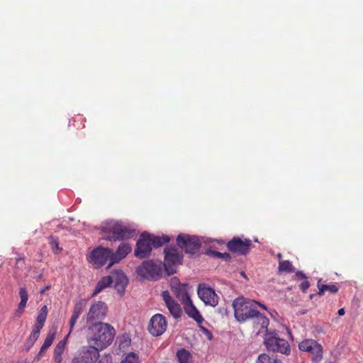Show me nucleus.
Returning a JSON list of instances; mask_svg holds the SVG:
<instances>
[{
    "label": "nucleus",
    "instance_id": "nucleus-1",
    "mask_svg": "<svg viewBox=\"0 0 363 363\" xmlns=\"http://www.w3.org/2000/svg\"><path fill=\"white\" fill-rule=\"evenodd\" d=\"M266 309V306L253 300L238 297L233 302L234 315L237 321L244 323L251 321L257 335L267 332L269 319L257 309V306Z\"/></svg>",
    "mask_w": 363,
    "mask_h": 363
},
{
    "label": "nucleus",
    "instance_id": "nucleus-2",
    "mask_svg": "<svg viewBox=\"0 0 363 363\" xmlns=\"http://www.w3.org/2000/svg\"><path fill=\"white\" fill-rule=\"evenodd\" d=\"M114 336L115 330L110 324L99 322L87 325V342L98 352L110 345Z\"/></svg>",
    "mask_w": 363,
    "mask_h": 363
},
{
    "label": "nucleus",
    "instance_id": "nucleus-3",
    "mask_svg": "<svg viewBox=\"0 0 363 363\" xmlns=\"http://www.w3.org/2000/svg\"><path fill=\"white\" fill-rule=\"evenodd\" d=\"M102 231L107 235L108 240H122L128 239L135 235V230L124 225L120 222L111 221L102 227Z\"/></svg>",
    "mask_w": 363,
    "mask_h": 363
},
{
    "label": "nucleus",
    "instance_id": "nucleus-4",
    "mask_svg": "<svg viewBox=\"0 0 363 363\" xmlns=\"http://www.w3.org/2000/svg\"><path fill=\"white\" fill-rule=\"evenodd\" d=\"M164 267L168 275L177 272V268L182 264L183 260L182 254L179 253L178 249L174 246H167L164 250Z\"/></svg>",
    "mask_w": 363,
    "mask_h": 363
},
{
    "label": "nucleus",
    "instance_id": "nucleus-5",
    "mask_svg": "<svg viewBox=\"0 0 363 363\" xmlns=\"http://www.w3.org/2000/svg\"><path fill=\"white\" fill-rule=\"evenodd\" d=\"M298 349L307 352L314 363H319L323 359V348L320 344L313 339H306L298 344Z\"/></svg>",
    "mask_w": 363,
    "mask_h": 363
},
{
    "label": "nucleus",
    "instance_id": "nucleus-6",
    "mask_svg": "<svg viewBox=\"0 0 363 363\" xmlns=\"http://www.w3.org/2000/svg\"><path fill=\"white\" fill-rule=\"evenodd\" d=\"M178 247L186 253L194 255L201 248V241L198 237L188 234L180 233L177 237Z\"/></svg>",
    "mask_w": 363,
    "mask_h": 363
},
{
    "label": "nucleus",
    "instance_id": "nucleus-7",
    "mask_svg": "<svg viewBox=\"0 0 363 363\" xmlns=\"http://www.w3.org/2000/svg\"><path fill=\"white\" fill-rule=\"evenodd\" d=\"M137 273L147 279L157 280L162 275V266L160 262H155L152 260H147L138 267Z\"/></svg>",
    "mask_w": 363,
    "mask_h": 363
},
{
    "label": "nucleus",
    "instance_id": "nucleus-8",
    "mask_svg": "<svg viewBox=\"0 0 363 363\" xmlns=\"http://www.w3.org/2000/svg\"><path fill=\"white\" fill-rule=\"evenodd\" d=\"M99 357V352L89 345L81 347L75 352L71 363H95Z\"/></svg>",
    "mask_w": 363,
    "mask_h": 363
},
{
    "label": "nucleus",
    "instance_id": "nucleus-9",
    "mask_svg": "<svg viewBox=\"0 0 363 363\" xmlns=\"http://www.w3.org/2000/svg\"><path fill=\"white\" fill-rule=\"evenodd\" d=\"M108 260L109 262H111V250L102 247L93 250L89 257V262L93 264L94 268L101 267Z\"/></svg>",
    "mask_w": 363,
    "mask_h": 363
},
{
    "label": "nucleus",
    "instance_id": "nucleus-10",
    "mask_svg": "<svg viewBox=\"0 0 363 363\" xmlns=\"http://www.w3.org/2000/svg\"><path fill=\"white\" fill-rule=\"evenodd\" d=\"M108 307L102 301H97L92 304L89 308L86 317L87 325L100 322L106 315Z\"/></svg>",
    "mask_w": 363,
    "mask_h": 363
},
{
    "label": "nucleus",
    "instance_id": "nucleus-11",
    "mask_svg": "<svg viewBox=\"0 0 363 363\" xmlns=\"http://www.w3.org/2000/svg\"><path fill=\"white\" fill-rule=\"evenodd\" d=\"M152 250V245L150 240V234L143 232L136 243L135 256L140 259L149 257Z\"/></svg>",
    "mask_w": 363,
    "mask_h": 363
},
{
    "label": "nucleus",
    "instance_id": "nucleus-12",
    "mask_svg": "<svg viewBox=\"0 0 363 363\" xmlns=\"http://www.w3.org/2000/svg\"><path fill=\"white\" fill-rule=\"evenodd\" d=\"M252 245V240L250 239L242 240L239 237H234L227 243V247L232 252L246 255L249 253Z\"/></svg>",
    "mask_w": 363,
    "mask_h": 363
},
{
    "label": "nucleus",
    "instance_id": "nucleus-13",
    "mask_svg": "<svg viewBox=\"0 0 363 363\" xmlns=\"http://www.w3.org/2000/svg\"><path fill=\"white\" fill-rule=\"evenodd\" d=\"M197 293L199 297L206 305L216 306L218 303L219 297L215 290L206 284H200L198 286Z\"/></svg>",
    "mask_w": 363,
    "mask_h": 363
},
{
    "label": "nucleus",
    "instance_id": "nucleus-14",
    "mask_svg": "<svg viewBox=\"0 0 363 363\" xmlns=\"http://www.w3.org/2000/svg\"><path fill=\"white\" fill-rule=\"evenodd\" d=\"M167 326L166 318L160 313H157L151 318L147 329L151 335L157 337L165 332Z\"/></svg>",
    "mask_w": 363,
    "mask_h": 363
},
{
    "label": "nucleus",
    "instance_id": "nucleus-15",
    "mask_svg": "<svg viewBox=\"0 0 363 363\" xmlns=\"http://www.w3.org/2000/svg\"><path fill=\"white\" fill-rule=\"evenodd\" d=\"M264 342L267 349L272 352L288 354L291 351L289 342L284 339L270 337L267 338Z\"/></svg>",
    "mask_w": 363,
    "mask_h": 363
},
{
    "label": "nucleus",
    "instance_id": "nucleus-16",
    "mask_svg": "<svg viewBox=\"0 0 363 363\" xmlns=\"http://www.w3.org/2000/svg\"><path fill=\"white\" fill-rule=\"evenodd\" d=\"M162 297L170 314L174 318H179L182 313V308L180 305L170 296L169 292L168 291H162Z\"/></svg>",
    "mask_w": 363,
    "mask_h": 363
},
{
    "label": "nucleus",
    "instance_id": "nucleus-17",
    "mask_svg": "<svg viewBox=\"0 0 363 363\" xmlns=\"http://www.w3.org/2000/svg\"><path fill=\"white\" fill-rule=\"evenodd\" d=\"M171 284L176 297L182 305L191 299L187 292V284L179 283L176 278L172 280Z\"/></svg>",
    "mask_w": 363,
    "mask_h": 363
},
{
    "label": "nucleus",
    "instance_id": "nucleus-18",
    "mask_svg": "<svg viewBox=\"0 0 363 363\" xmlns=\"http://www.w3.org/2000/svg\"><path fill=\"white\" fill-rule=\"evenodd\" d=\"M131 252V246L128 243H121L116 252L111 250V262H109L108 267H111L116 263L119 262L124 259Z\"/></svg>",
    "mask_w": 363,
    "mask_h": 363
},
{
    "label": "nucleus",
    "instance_id": "nucleus-19",
    "mask_svg": "<svg viewBox=\"0 0 363 363\" xmlns=\"http://www.w3.org/2000/svg\"><path fill=\"white\" fill-rule=\"evenodd\" d=\"M110 277L111 282L118 291H123L128 284V279L122 270H116L111 272Z\"/></svg>",
    "mask_w": 363,
    "mask_h": 363
},
{
    "label": "nucleus",
    "instance_id": "nucleus-20",
    "mask_svg": "<svg viewBox=\"0 0 363 363\" xmlns=\"http://www.w3.org/2000/svg\"><path fill=\"white\" fill-rule=\"evenodd\" d=\"M183 308L186 315L196 321L198 324H201L204 321L202 315L199 311L194 306L192 301L190 299L186 303H184Z\"/></svg>",
    "mask_w": 363,
    "mask_h": 363
},
{
    "label": "nucleus",
    "instance_id": "nucleus-21",
    "mask_svg": "<svg viewBox=\"0 0 363 363\" xmlns=\"http://www.w3.org/2000/svg\"><path fill=\"white\" fill-rule=\"evenodd\" d=\"M69 336V333H68L66 337L62 340H60L55 346L54 349V361L55 363H61L62 361V354L65 352L67 340Z\"/></svg>",
    "mask_w": 363,
    "mask_h": 363
},
{
    "label": "nucleus",
    "instance_id": "nucleus-22",
    "mask_svg": "<svg viewBox=\"0 0 363 363\" xmlns=\"http://www.w3.org/2000/svg\"><path fill=\"white\" fill-rule=\"evenodd\" d=\"M320 280L318 282V294L319 296H322L324 294L325 291H328L331 294H336L339 291V286L337 284H320Z\"/></svg>",
    "mask_w": 363,
    "mask_h": 363
},
{
    "label": "nucleus",
    "instance_id": "nucleus-23",
    "mask_svg": "<svg viewBox=\"0 0 363 363\" xmlns=\"http://www.w3.org/2000/svg\"><path fill=\"white\" fill-rule=\"evenodd\" d=\"M111 278L109 276L104 277L101 279L98 282L94 292L93 296H96L99 294L104 289L108 286L111 284Z\"/></svg>",
    "mask_w": 363,
    "mask_h": 363
},
{
    "label": "nucleus",
    "instance_id": "nucleus-24",
    "mask_svg": "<svg viewBox=\"0 0 363 363\" xmlns=\"http://www.w3.org/2000/svg\"><path fill=\"white\" fill-rule=\"evenodd\" d=\"M150 240L152 247H159L169 242L170 238L167 235L155 236L150 234Z\"/></svg>",
    "mask_w": 363,
    "mask_h": 363
},
{
    "label": "nucleus",
    "instance_id": "nucleus-25",
    "mask_svg": "<svg viewBox=\"0 0 363 363\" xmlns=\"http://www.w3.org/2000/svg\"><path fill=\"white\" fill-rule=\"evenodd\" d=\"M48 312V310L47 306H43L40 308V310L37 315L36 323H35V325L43 328L45 323L46 321V319H47Z\"/></svg>",
    "mask_w": 363,
    "mask_h": 363
},
{
    "label": "nucleus",
    "instance_id": "nucleus-26",
    "mask_svg": "<svg viewBox=\"0 0 363 363\" xmlns=\"http://www.w3.org/2000/svg\"><path fill=\"white\" fill-rule=\"evenodd\" d=\"M177 357L179 363H191V353L184 348L177 351Z\"/></svg>",
    "mask_w": 363,
    "mask_h": 363
},
{
    "label": "nucleus",
    "instance_id": "nucleus-27",
    "mask_svg": "<svg viewBox=\"0 0 363 363\" xmlns=\"http://www.w3.org/2000/svg\"><path fill=\"white\" fill-rule=\"evenodd\" d=\"M278 269L279 272L291 273L294 271L292 263L289 260L279 261Z\"/></svg>",
    "mask_w": 363,
    "mask_h": 363
},
{
    "label": "nucleus",
    "instance_id": "nucleus-28",
    "mask_svg": "<svg viewBox=\"0 0 363 363\" xmlns=\"http://www.w3.org/2000/svg\"><path fill=\"white\" fill-rule=\"evenodd\" d=\"M256 363H282L277 358L269 356L267 354H261L259 355Z\"/></svg>",
    "mask_w": 363,
    "mask_h": 363
},
{
    "label": "nucleus",
    "instance_id": "nucleus-29",
    "mask_svg": "<svg viewBox=\"0 0 363 363\" xmlns=\"http://www.w3.org/2000/svg\"><path fill=\"white\" fill-rule=\"evenodd\" d=\"M55 330H50L48 332L42 345L43 347V350H48L52 345L55 337Z\"/></svg>",
    "mask_w": 363,
    "mask_h": 363
},
{
    "label": "nucleus",
    "instance_id": "nucleus-30",
    "mask_svg": "<svg viewBox=\"0 0 363 363\" xmlns=\"http://www.w3.org/2000/svg\"><path fill=\"white\" fill-rule=\"evenodd\" d=\"M121 363H140L139 357L134 352L128 353Z\"/></svg>",
    "mask_w": 363,
    "mask_h": 363
},
{
    "label": "nucleus",
    "instance_id": "nucleus-31",
    "mask_svg": "<svg viewBox=\"0 0 363 363\" xmlns=\"http://www.w3.org/2000/svg\"><path fill=\"white\" fill-rule=\"evenodd\" d=\"M85 305V301L83 299H80L78 301L74 306L73 314L76 315H80L83 311L84 307Z\"/></svg>",
    "mask_w": 363,
    "mask_h": 363
},
{
    "label": "nucleus",
    "instance_id": "nucleus-32",
    "mask_svg": "<svg viewBox=\"0 0 363 363\" xmlns=\"http://www.w3.org/2000/svg\"><path fill=\"white\" fill-rule=\"evenodd\" d=\"M27 301H21L18 303V309L15 313V316L19 318L23 313L25 308L26 306Z\"/></svg>",
    "mask_w": 363,
    "mask_h": 363
},
{
    "label": "nucleus",
    "instance_id": "nucleus-33",
    "mask_svg": "<svg viewBox=\"0 0 363 363\" xmlns=\"http://www.w3.org/2000/svg\"><path fill=\"white\" fill-rule=\"evenodd\" d=\"M42 328H41V327H39V326H37V325H34L33 328L32 333H30L29 337L33 338V340H35L36 341L38 339V337H39L40 332V330Z\"/></svg>",
    "mask_w": 363,
    "mask_h": 363
},
{
    "label": "nucleus",
    "instance_id": "nucleus-34",
    "mask_svg": "<svg viewBox=\"0 0 363 363\" xmlns=\"http://www.w3.org/2000/svg\"><path fill=\"white\" fill-rule=\"evenodd\" d=\"M211 253L215 257H218V258H222V259H225V261H229L231 259V256L230 255L229 253H227V252L221 253L219 252L213 251V252H211Z\"/></svg>",
    "mask_w": 363,
    "mask_h": 363
},
{
    "label": "nucleus",
    "instance_id": "nucleus-35",
    "mask_svg": "<svg viewBox=\"0 0 363 363\" xmlns=\"http://www.w3.org/2000/svg\"><path fill=\"white\" fill-rule=\"evenodd\" d=\"M79 315H76L75 314H73L71 316V318L69 320V331L68 333H69V335L71 334L73 328H74V326L77 322V320H78L79 318Z\"/></svg>",
    "mask_w": 363,
    "mask_h": 363
},
{
    "label": "nucleus",
    "instance_id": "nucleus-36",
    "mask_svg": "<svg viewBox=\"0 0 363 363\" xmlns=\"http://www.w3.org/2000/svg\"><path fill=\"white\" fill-rule=\"evenodd\" d=\"M19 296L21 298V301H28V294L27 290L25 287L20 288Z\"/></svg>",
    "mask_w": 363,
    "mask_h": 363
},
{
    "label": "nucleus",
    "instance_id": "nucleus-37",
    "mask_svg": "<svg viewBox=\"0 0 363 363\" xmlns=\"http://www.w3.org/2000/svg\"><path fill=\"white\" fill-rule=\"evenodd\" d=\"M98 363H112V357L110 354H104L99 359Z\"/></svg>",
    "mask_w": 363,
    "mask_h": 363
},
{
    "label": "nucleus",
    "instance_id": "nucleus-38",
    "mask_svg": "<svg viewBox=\"0 0 363 363\" xmlns=\"http://www.w3.org/2000/svg\"><path fill=\"white\" fill-rule=\"evenodd\" d=\"M310 286V283L309 281L306 279L303 280L299 285V288L300 289L303 291V292H306V290L309 288Z\"/></svg>",
    "mask_w": 363,
    "mask_h": 363
},
{
    "label": "nucleus",
    "instance_id": "nucleus-39",
    "mask_svg": "<svg viewBox=\"0 0 363 363\" xmlns=\"http://www.w3.org/2000/svg\"><path fill=\"white\" fill-rule=\"evenodd\" d=\"M35 340L31 337H28L25 342L24 347L26 350H29L34 345Z\"/></svg>",
    "mask_w": 363,
    "mask_h": 363
},
{
    "label": "nucleus",
    "instance_id": "nucleus-40",
    "mask_svg": "<svg viewBox=\"0 0 363 363\" xmlns=\"http://www.w3.org/2000/svg\"><path fill=\"white\" fill-rule=\"evenodd\" d=\"M294 277L298 280H303V281L307 279V277L306 276V274L301 271L296 272L294 275Z\"/></svg>",
    "mask_w": 363,
    "mask_h": 363
},
{
    "label": "nucleus",
    "instance_id": "nucleus-41",
    "mask_svg": "<svg viewBox=\"0 0 363 363\" xmlns=\"http://www.w3.org/2000/svg\"><path fill=\"white\" fill-rule=\"evenodd\" d=\"M46 351H47V350H43V347L42 346L35 358L38 359H40L41 358V357H43L44 355V354Z\"/></svg>",
    "mask_w": 363,
    "mask_h": 363
},
{
    "label": "nucleus",
    "instance_id": "nucleus-42",
    "mask_svg": "<svg viewBox=\"0 0 363 363\" xmlns=\"http://www.w3.org/2000/svg\"><path fill=\"white\" fill-rule=\"evenodd\" d=\"M201 331H202L204 334H206V335H207L208 336V338H209V339H211V332H210L208 329H206V328H204V327H201Z\"/></svg>",
    "mask_w": 363,
    "mask_h": 363
},
{
    "label": "nucleus",
    "instance_id": "nucleus-43",
    "mask_svg": "<svg viewBox=\"0 0 363 363\" xmlns=\"http://www.w3.org/2000/svg\"><path fill=\"white\" fill-rule=\"evenodd\" d=\"M51 288V285H47L40 291V294H44L45 292Z\"/></svg>",
    "mask_w": 363,
    "mask_h": 363
},
{
    "label": "nucleus",
    "instance_id": "nucleus-44",
    "mask_svg": "<svg viewBox=\"0 0 363 363\" xmlns=\"http://www.w3.org/2000/svg\"><path fill=\"white\" fill-rule=\"evenodd\" d=\"M51 245H52V247L53 249H55L57 246H58V244L57 242H56L55 240L52 239L51 242H50Z\"/></svg>",
    "mask_w": 363,
    "mask_h": 363
},
{
    "label": "nucleus",
    "instance_id": "nucleus-45",
    "mask_svg": "<svg viewBox=\"0 0 363 363\" xmlns=\"http://www.w3.org/2000/svg\"><path fill=\"white\" fill-rule=\"evenodd\" d=\"M337 313H338V315H345V309H344V308H340V309L338 310V311H337Z\"/></svg>",
    "mask_w": 363,
    "mask_h": 363
},
{
    "label": "nucleus",
    "instance_id": "nucleus-46",
    "mask_svg": "<svg viewBox=\"0 0 363 363\" xmlns=\"http://www.w3.org/2000/svg\"><path fill=\"white\" fill-rule=\"evenodd\" d=\"M277 257V258H278V259H279V261H282V260H281L282 255H281V253H278Z\"/></svg>",
    "mask_w": 363,
    "mask_h": 363
},
{
    "label": "nucleus",
    "instance_id": "nucleus-47",
    "mask_svg": "<svg viewBox=\"0 0 363 363\" xmlns=\"http://www.w3.org/2000/svg\"><path fill=\"white\" fill-rule=\"evenodd\" d=\"M21 260H23V258L18 257V258L16 259V262L18 263Z\"/></svg>",
    "mask_w": 363,
    "mask_h": 363
},
{
    "label": "nucleus",
    "instance_id": "nucleus-48",
    "mask_svg": "<svg viewBox=\"0 0 363 363\" xmlns=\"http://www.w3.org/2000/svg\"><path fill=\"white\" fill-rule=\"evenodd\" d=\"M42 277H43V274H40L38 276V277L37 280H39V279H42Z\"/></svg>",
    "mask_w": 363,
    "mask_h": 363
},
{
    "label": "nucleus",
    "instance_id": "nucleus-49",
    "mask_svg": "<svg viewBox=\"0 0 363 363\" xmlns=\"http://www.w3.org/2000/svg\"><path fill=\"white\" fill-rule=\"evenodd\" d=\"M241 275H242V277H245V274L244 272H242V273H241Z\"/></svg>",
    "mask_w": 363,
    "mask_h": 363
},
{
    "label": "nucleus",
    "instance_id": "nucleus-50",
    "mask_svg": "<svg viewBox=\"0 0 363 363\" xmlns=\"http://www.w3.org/2000/svg\"><path fill=\"white\" fill-rule=\"evenodd\" d=\"M302 363H304V362H302Z\"/></svg>",
    "mask_w": 363,
    "mask_h": 363
}]
</instances>
